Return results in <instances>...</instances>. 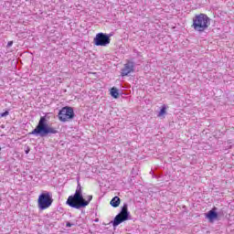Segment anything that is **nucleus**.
Here are the masks:
<instances>
[{
	"instance_id": "4",
	"label": "nucleus",
	"mask_w": 234,
	"mask_h": 234,
	"mask_svg": "<svg viewBox=\"0 0 234 234\" xmlns=\"http://www.w3.org/2000/svg\"><path fill=\"white\" fill-rule=\"evenodd\" d=\"M52 202H54V199L52 198L51 192L45 191L38 197V209H40V211H45V209H48V207L52 206Z\"/></svg>"
},
{
	"instance_id": "8",
	"label": "nucleus",
	"mask_w": 234,
	"mask_h": 234,
	"mask_svg": "<svg viewBox=\"0 0 234 234\" xmlns=\"http://www.w3.org/2000/svg\"><path fill=\"white\" fill-rule=\"evenodd\" d=\"M134 67H136L134 62L127 60L123 68L121 69L122 78H125V76H128L129 74L134 72Z\"/></svg>"
},
{
	"instance_id": "2",
	"label": "nucleus",
	"mask_w": 234,
	"mask_h": 234,
	"mask_svg": "<svg viewBox=\"0 0 234 234\" xmlns=\"http://www.w3.org/2000/svg\"><path fill=\"white\" fill-rule=\"evenodd\" d=\"M48 120H50V117L48 115L41 116L37 125L29 134L39 136L40 138H45L48 134H58V129L48 125Z\"/></svg>"
},
{
	"instance_id": "6",
	"label": "nucleus",
	"mask_w": 234,
	"mask_h": 234,
	"mask_svg": "<svg viewBox=\"0 0 234 234\" xmlns=\"http://www.w3.org/2000/svg\"><path fill=\"white\" fill-rule=\"evenodd\" d=\"M74 116V109L70 106H66L58 112V118L59 122H65L73 120Z\"/></svg>"
},
{
	"instance_id": "12",
	"label": "nucleus",
	"mask_w": 234,
	"mask_h": 234,
	"mask_svg": "<svg viewBox=\"0 0 234 234\" xmlns=\"http://www.w3.org/2000/svg\"><path fill=\"white\" fill-rule=\"evenodd\" d=\"M164 114H165V106L160 110L158 116H164Z\"/></svg>"
},
{
	"instance_id": "10",
	"label": "nucleus",
	"mask_w": 234,
	"mask_h": 234,
	"mask_svg": "<svg viewBox=\"0 0 234 234\" xmlns=\"http://www.w3.org/2000/svg\"><path fill=\"white\" fill-rule=\"evenodd\" d=\"M110 94L115 100H117V98H120V91L116 89V87L111 89Z\"/></svg>"
},
{
	"instance_id": "5",
	"label": "nucleus",
	"mask_w": 234,
	"mask_h": 234,
	"mask_svg": "<svg viewBox=\"0 0 234 234\" xmlns=\"http://www.w3.org/2000/svg\"><path fill=\"white\" fill-rule=\"evenodd\" d=\"M127 207V204H124L121 209V212L115 216L113 221H112L113 228H117V226H120V224H122V222H125V220H129L131 213Z\"/></svg>"
},
{
	"instance_id": "17",
	"label": "nucleus",
	"mask_w": 234,
	"mask_h": 234,
	"mask_svg": "<svg viewBox=\"0 0 234 234\" xmlns=\"http://www.w3.org/2000/svg\"><path fill=\"white\" fill-rule=\"evenodd\" d=\"M0 151H1V146H0Z\"/></svg>"
},
{
	"instance_id": "1",
	"label": "nucleus",
	"mask_w": 234,
	"mask_h": 234,
	"mask_svg": "<svg viewBox=\"0 0 234 234\" xmlns=\"http://www.w3.org/2000/svg\"><path fill=\"white\" fill-rule=\"evenodd\" d=\"M91 200L92 195L87 196L86 199L83 197V186H81V184L78 181L74 195L68 197L66 204L74 209H81L83 207H87V206L90 204Z\"/></svg>"
},
{
	"instance_id": "13",
	"label": "nucleus",
	"mask_w": 234,
	"mask_h": 234,
	"mask_svg": "<svg viewBox=\"0 0 234 234\" xmlns=\"http://www.w3.org/2000/svg\"><path fill=\"white\" fill-rule=\"evenodd\" d=\"M10 114V112L8 111H5L2 113H0L1 118H5V116H8Z\"/></svg>"
},
{
	"instance_id": "16",
	"label": "nucleus",
	"mask_w": 234,
	"mask_h": 234,
	"mask_svg": "<svg viewBox=\"0 0 234 234\" xmlns=\"http://www.w3.org/2000/svg\"><path fill=\"white\" fill-rule=\"evenodd\" d=\"M26 154H28V151H26Z\"/></svg>"
},
{
	"instance_id": "9",
	"label": "nucleus",
	"mask_w": 234,
	"mask_h": 234,
	"mask_svg": "<svg viewBox=\"0 0 234 234\" xmlns=\"http://www.w3.org/2000/svg\"><path fill=\"white\" fill-rule=\"evenodd\" d=\"M215 209H217V208L215 207V208L209 210L206 214L207 218H208V220L210 222H213V220H216V218H218V213H217V211H215Z\"/></svg>"
},
{
	"instance_id": "14",
	"label": "nucleus",
	"mask_w": 234,
	"mask_h": 234,
	"mask_svg": "<svg viewBox=\"0 0 234 234\" xmlns=\"http://www.w3.org/2000/svg\"><path fill=\"white\" fill-rule=\"evenodd\" d=\"M72 226H74V224H72L70 222H67V224H66V228H72Z\"/></svg>"
},
{
	"instance_id": "7",
	"label": "nucleus",
	"mask_w": 234,
	"mask_h": 234,
	"mask_svg": "<svg viewBox=\"0 0 234 234\" xmlns=\"http://www.w3.org/2000/svg\"><path fill=\"white\" fill-rule=\"evenodd\" d=\"M93 43L96 47H107L111 44V36L105 33H98L93 39Z\"/></svg>"
},
{
	"instance_id": "3",
	"label": "nucleus",
	"mask_w": 234,
	"mask_h": 234,
	"mask_svg": "<svg viewBox=\"0 0 234 234\" xmlns=\"http://www.w3.org/2000/svg\"><path fill=\"white\" fill-rule=\"evenodd\" d=\"M209 25H211V19L206 14L201 13L193 17L192 28H194L195 32L199 34L206 32L209 28Z\"/></svg>"
},
{
	"instance_id": "15",
	"label": "nucleus",
	"mask_w": 234,
	"mask_h": 234,
	"mask_svg": "<svg viewBox=\"0 0 234 234\" xmlns=\"http://www.w3.org/2000/svg\"><path fill=\"white\" fill-rule=\"evenodd\" d=\"M12 45H14V41H9L7 43V48H10V47H12Z\"/></svg>"
},
{
	"instance_id": "11",
	"label": "nucleus",
	"mask_w": 234,
	"mask_h": 234,
	"mask_svg": "<svg viewBox=\"0 0 234 234\" xmlns=\"http://www.w3.org/2000/svg\"><path fill=\"white\" fill-rule=\"evenodd\" d=\"M120 202H121V199L118 197H114L110 204L112 206V207H118V206H120Z\"/></svg>"
}]
</instances>
